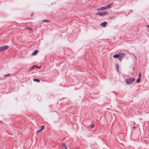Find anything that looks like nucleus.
<instances>
[{
	"mask_svg": "<svg viewBox=\"0 0 149 149\" xmlns=\"http://www.w3.org/2000/svg\"><path fill=\"white\" fill-rule=\"evenodd\" d=\"M141 78H139L136 81V82L137 83H139L141 81Z\"/></svg>",
	"mask_w": 149,
	"mask_h": 149,
	"instance_id": "9b49d317",
	"label": "nucleus"
},
{
	"mask_svg": "<svg viewBox=\"0 0 149 149\" xmlns=\"http://www.w3.org/2000/svg\"><path fill=\"white\" fill-rule=\"evenodd\" d=\"M26 29H28L29 31H31L32 30V29L31 28L28 27H26Z\"/></svg>",
	"mask_w": 149,
	"mask_h": 149,
	"instance_id": "f8f14e48",
	"label": "nucleus"
},
{
	"mask_svg": "<svg viewBox=\"0 0 149 149\" xmlns=\"http://www.w3.org/2000/svg\"><path fill=\"white\" fill-rule=\"evenodd\" d=\"M38 52V51L37 50H36L34 51L32 54V56H34L36 55Z\"/></svg>",
	"mask_w": 149,
	"mask_h": 149,
	"instance_id": "0eeeda50",
	"label": "nucleus"
},
{
	"mask_svg": "<svg viewBox=\"0 0 149 149\" xmlns=\"http://www.w3.org/2000/svg\"><path fill=\"white\" fill-rule=\"evenodd\" d=\"M9 47L8 46H4L0 47V52H1L4 50L8 49Z\"/></svg>",
	"mask_w": 149,
	"mask_h": 149,
	"instance_id": "20e7f679",
	"label": "nucleus"
},
{
	"mask_svg": "<svg viewBox=\"0 0 149 149\" xmlns=\"http://www.w3.org/2000/svg\"><path fill=\"white\" fill-rule=\"evenodd\" d=\"M42 21L43 22H49V21L48 20H46V19L43 20Z\"/></svg>",
	"mask_w": 149,
	"mask_h": 149,
	"instance_id": "ddd939ff",
	"label": "nucleus"
},
{
	"mask_svg": "<svg viewBox=\"0 0 149 149\" xmlns=\"http://www.w3.org/2000/svg\"><path fill=\"white\" fill-rule=\"evenodd\" d=\"M33 81H36L37 82H40V81L38 79H33Z\"/></svg>",
	"mask_w": 149,
	"mask_h": 149,
	"instance_id": "1a4fd4ad",
	"label": "nucleus"
},
{
	"mask_svg": "<svg viewBox=\"0 0 149 149\" xmlns=\"http://www.w3.org/2000/svg\"><path fill=\"white\" fill-rule=\"evenodd\" d=\"M36 67V66L34 65L29 70V71L30 72L33 69V68Z\"/></svg>",
	"mask_w": 149,
	"mask_h": 149,
	"instance_id": "6e6552de",
	"label": "nucleus"
},
{
	"mask_svg": "<svg viewBox=\"0 0 149 149\" xmlns=\"http://www.w3.org/2000/svg\"><path fill=\"white\" fill-rule=\"evenodd\" d=\"M135 79L134 78H130L126 80V83L128 84H130L132 83L134 80Z\"/></svg>",
	"mask_w": 149,
	"mask_h": 149,
	"instance_id": "7ed1b4c3",
	"label": "nucleus"
},
{
	"mask_svg": "<svg viewBox=\"0 0 149 149\" xmlns=\"http://www.w3.org/2000/svg\"><path fill=\"white\" fill-rule=\"evenodd\" d=\"M94 126V125H92L91 126V128H93V127Z\"/></svg>",
	"mask_w": 149,
	"mask_h": 149,
	"instance_id": "a211bd4d",
	"label": "nucleus"
},
{
	"mask_svg": "<svg viewBox=\"0 0 149 149\" xmlns=\"http://www.w3.org/2000/svg\"><path fill=\"white\" fill-rule=\"evenodd\" d=\"M42 130H41V129L38 130L37 131V133H38L39 132H41V131H42Z\"/></svg>",
	"mask_w": 149,
	"mask_h": 149,
	"instance_id": "dca6fc26",
	"label": "nucleus"
},
{
	"mask_svg": "<svg viewBox=\"0 0 149 149\" xmlns=\"http://www.w3.org/2000/svg\"><path fill=\"white\" fill-rule=\"evenodd\" d=\"M107 24L106 22H104L103 23H101L100 24L101 26L103 27H105Z\"/></svg>",
	"mask_w": 149,
	"mask_h": 149,
	"instance_id": "423d86ee",
	"label": "nucleus"
},
{
	"mask_svg": "<svg viewBox=\"0 0 149 149\" xmlns=\"http://www.w3.org/2000/svg\"><path fill=\"white\" fill-rule=\"evenodd\" d=\"M135 128V126H134L133 127V129H134Z\"/></svg>",
	"mask_w": 149,
	"mask_h": 149,
	"instance_id": "6ab92c4d",
	"label": "nucleus"
},
{
	"mask_svg": "<svg viewBox=\"0 0 149 149\" xmlns=\"http://www.w3.org/2000/svg\"><path fill=\"white\" fill-rule=\"evenodd\" d=\"M149 28V25L148 26H147Z\"/></svg>",
	"mask_w": 149,
	"mask_h": 149,
	"instance_id": "412c9836",
	"label": "nucleus"
},
{
	"mask_svg": "<svg viewBox=\"0 0 149 149\" xmlns=\"http://www.w3.org/2000/svg\"><path fill=\"white\" fill-rule=\"evenodd\" d=\"M44 128H45V127H44V126H41V129L42 130H43L44 129Z\"/></svg>",
	"mask_w": 149,
	"mask_h": 149,
	"instance_id": "4468645a",
	"label": "nucleus"
},
{
	"mask_svg": "<svg viewBox=\"0 0 149 149\" xmlns=\"http://www.w3.org/2000/svg\"><path fill=\"white\" fill-rule=\"evenodd\" d=\"M115 67H116V68H117V69L118 70L119 68V66L117 64H116L115 65Z\"/></svg>",
	"mask_w": 149,
	"mask_h": 149,
	"instance_id": "2eb2a0df",
	"label": "nucleus"
},
{
	"mask_svg": "<svg viewBox=\"0 0 149 149\" xmlns=\"http://www.w3.org/2000/svg\"><path fill=\"white\" fill-rule=\"evenodd\" d=\"M9 75V74H7L6 76H7V75L8 76Z\"/></svg>",
	"mask_w": 149,
	"mask_h": 149,
	"instance_id": "4be33fe9",
	"label": "nucleus"
},
{
	"mask_svg": "<svg viewBox=\"0 0 149 149\" xmlns=\"http://www.w3.org/2000/svg\"><path fill=\"white\" fill-rule=\"evenodd\" d=\"M108 14V13L106 12H104L102 13H97V14L100 16H103Z\"/></svg>",
	"mask_w": 149,
	"mask_h": 149,
	"instance_id": "39448f33",
	"label": "nucleus"
},
{
	"mask_svg": "<svg viewBox=\"0 0 149 149\" xmlns=\"http://www.w3.org/2000/svg\"><path fill=\"white\" fill-rule=\"evenodd\" d=\"M62 145L64 147V149H67V147L66 146L65 144L64 143H62Z\"/></svg>",
	"mask_w": 149,
	"mask_h": 149,
	"instance_id": "9d476101",
	"label": "nucleus"
},
{
	"mask_svg": "<svg viewBox=\"0 0 149 149\" xmlns=\"http://www.w3.org/2000/svg\"><path fill=\"white\" fill-rule=\"evenodd\" d=\"M36 67H37V68H40V67H37V66H36Z\"/></svg>",
	"mask_w": 149,
	"mask_h": 149,
	"instance_id": "aec40b11",
	"label": "nucleus"
},
{
	"mask_svg": "<svg viewBox=\"0 0 149 149\" xmlns=\"http://www.w3.org/2000/svg\"><path fill=\"white\" fill-rule=\"evenodd\" d=\"M141 73L140 72L139 73V78H140L141 77Z\"/></svg>",
	"mask_w": 149,
	"mask_h": 149,
	"instance_id": "f3484780",
	"label": "nucleus"
},
{
	"mask_svg": "<svg viewBox=\"0 0 149 149\" xmlns=\"http://www.w3.org/2000/svg\"><path fill=\"white\" fill-rule=\"evenodd\" d=\"M125 56V54L123 53H121L119 54H115L113 57L115 58H118L120 61H121L123 58Z\"/></svg>",
	"mask_w": 149,
	"mask_h": 149,
	"instance_id": "f257e3e1",
	"label": "nucleus"
},
{
	"mask_svg": "<svg viewBox=\"0 0 149 149\" xmlns=\"http://www.w3.org/2000/svg\"><path fill=\"white\" fill-rule=\"evenodd\" d=\"M113 4V2H112L110 4H108L107 6L101 7L100 8H98L97 9V10H105L108 9H109L111 7L112 5Z\"/></svg>",
	"mask_w": 149,
	"mask_h": 149,
	"instance_id": "f03ea898",
	"label": "nucleus"
}]
</instances>
